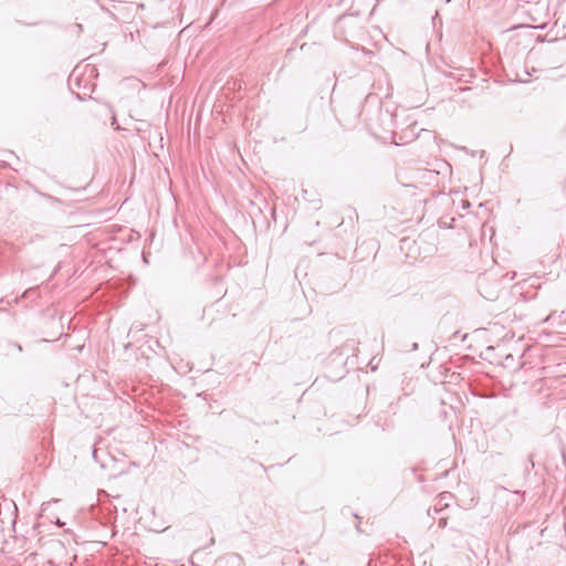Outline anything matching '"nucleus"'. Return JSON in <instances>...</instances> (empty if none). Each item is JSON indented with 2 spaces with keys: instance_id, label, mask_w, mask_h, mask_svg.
<instances>
[{
  "instance_id": "1",
  "label": "nucleus",
  "mask_w": 566,
  "mask_h": 566,
  "mask_svg": "<svg viewBox=\"0 0 566 566\" xmlns=\"http://www.w3.org/2000/svg\"><path fill=\"white\" fill-rule=\"evenodd\" d=\"M494 347L488 346L485 348V352H480V355L484 357V359H488L491 364H496L501 366H506V364L502 360V356L494 355Z\"/></svg>"
},
{
  "instance_id": "2",
  "label": "nucleus",
  "mask_w": 566,
  "mask_h": 566,
  "mask_svg": "<svg viewBox=\"0 0 566 566\" xmlns=\"http://www.w3.org/2000/svg\"><path fill=\"white\" fill-rule=\"evenodd\" d=\"M505 360H513V356L511 354H505Z\"/></svg>"
},
{
  "instance_id": "3",
  "label": "nucleus",
  "mask_w": 566,
  "mask_h": 566,
  "mask_svg": "<svg viewBox=\"0 0 566 566\" xmlns=\"http://www.w3.org/2000/svg\"><path fill=\"white\" fill-rule=\"evenodd\" d=\"M476 336L482 339L484 338V333H478Z\"/></svg>"
}]
</instances>
